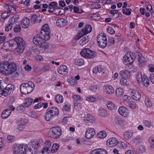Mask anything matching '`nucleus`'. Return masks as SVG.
Masks as SVG:
<instances>
[{
    "instance_id": "obj_58",
    "label": "nucleus",
    "mask_w": 154,
    "mask_h": 154,
    "mask_svg": "<svg viewBox=\"0 0 154 154\" xmlns=\"http://www.w3.org/2000/svg\"><path fill=\"white\" fill-rule=\"evenodd\" d=\"M28 121L27 119H21L20 120V122L19 123L21 124V125H24L28 123Z\"/></svg>"
},
{
    "instance_id": "obj_22",
    "label": "nucleus",
    "mask_w": 154,
    "mask_h": 154,
    "mask_svg": "<svg viewBox=\"0 0 154 154\" xmlns=\"http://www.w3.org/2000/svg\"><path fill=\"white\" fill-rule=\"evenodd\" d=\"M119 75L123 78L129 79L130 77V73L127 70H124L120 72Z\"/></svg>"
},
{
    "instance_id": "obj_6",
    "label": "nucleus",
    "mask_w": 154,
    "mask_h": 154,
    "mask_svg": "<svg viewBox=\"0 0 154 154\" xmlns=\"http://www.w3.org/2000/svg\"><path fill=\"white\" fill-rule=\"evenodd\" d=\"M135 58V54L131 52L128 53L123 57V63L125 65L131 64L134 62Z\"/></svg>"
},
{
    "instance_id": "obj_62",
    "label": "nucleus",
    "mask_w": 154,
    "mask_h": 154,
    "mask_svg": "<svg viewBox=\"0 0 154 154\" xmlns=\"http://www.w3.org/2000/svg\"><path fill=\"white\" fill-rule=\"evenodd\" d=\"M98 154H107L106 151L102 148L98 149Z\"/></svg>"
},
{
    "instance_id": "obj_30",
    "label": "nucleus",
    "mask_w": 154,
    "mask_h": 154,
    "mask_svg": "<svg viewBox=\"0 0 154 154\" xmlns=\"http://www.w3.org/2000/svg\"><path fill=\"white\" fill-rule=\"evenodd\" d=\"M142 82L143 84L146 87H148L149 85V81L146 74H143V79Z\"/></svg>"
},
{
    "instance_id": "obj_41",
    "label": "nucleus",
    "mask_w": 154,
    "mask_h": 154,
    "mask_svg": "<svg viewBox=\"0 0 154 154\" xmlns=\"http://www.w3.org/2000/svg\"><path fill=\"white\" fill-rule=\"evenodd\" d=\"M66 21V20L64 19L61 18L57 20L56 23L58 26H64L66 25V23H65Z\"/></svg>"
},
{
    "instance_id": "obj_47",
    "label": "nucleus",
    "mask_w": 154,
    "mask_h": 154,
    "mask_svg": "<svg viewBox=\"0 0 154 154\" xmlns=\"http://www.w3.org/2000/svg\"><path fill=\"white\" fill-rule=\"evenodd\" d=\"M90 89L93 92H96L99 91V88L97 85H94L90 86Z\"/></svg>"
},
{
    "instance_id": "obj_36",
    "label": "nucleus",
    "mask_w": 154,
    "mask_h": 154,
    "mask_svg": "<svg viewBox=\"0 0 154 154\" xmlns=\"http://www.w3.org/2000/svg\"><path fill=\"white\" fill-rule=\"evenodd\" d=\"M56 102L58 103H61L63 102V96L60 94L56 95L55 97Z\"/></svg>"
},
{
    "instance_id": "obj_3",
    "label": "nucleus",
    "mask_w": 154,
    "mask_h": 154,
    "mask_svg": "<svg viewBox=\"0 0 154 154\" xmlns=\"http://www.w3.org/2000/svg\"><path fill=\"white\" fill-rule=\"evenodd\" d=\"M59 110L55 106L48 108L45 112L44 116L45 119L47 121H50L59 114Z\"/></svg>"
},
{
    "instance_id": "obj_34",
    "label": "nucleus",
    "mask_w": 154,
    "mask_h": 154,
    "mask_svg": "<svg viewBox=\"0 0 154 154\" xmlns=\"http://www.w3.org/2000/svg\"><path fill=\"white\" fill-rule=\"evenodd\" d=\"M74 62L76 65L82 66L84 63V60L82 58H77L75 59Z\"/></svg>"
},
{
    "instance_id": "obj_14",
    "label": "nucleus",
    "mask_w": 154,
    "mask_h": 154,
    "mask_svg": "<svg viewBox=\"0 0 154 154\" xmlns=\"http://www.w3.org/2000/svg\"><path fill=\"white\" fill-rule=\"evenodd\" d=\"M92 29V27L91 25H86L83 29L81 30L80 34L81 36H83L90 32Z\"/></svg>"
},
{
    "instance_id": "obj_52",
    "label": "nucleus",
    "mask_w": 154,
    "mask_h": 154,
    "mask_svg": "<svg viewBox=\"0 0 154 154\" xmlns=\"http://www.w3.org/2000/svg\"><path fill=\"white\" fill-rule=\"evenodd\" d=\"M57 3L56 2H51L48 5V8L51 9L54 8V7L57 5Z\"/></svg>"
},
{
    "instance_id": "obj_38",
    "label": "nucleus",
    "mask_w": 154,
    "mask_h": 154,
    "mask_svg": "<svg viewBox=\"0 0 154 154\" xmlns=\"http://www.w3.org/2000/svg\"><path fill=\"white\" fill-rule=\"evenodd\" d=\"M98 114L100 116L104 117L107 115V112L104 109L100 108L98 110Z\"/></svg>"
},
{
    "instance_id": "obj_32",
    "label": "nucleus",
    "mask_w": 154,
    "mask_h": 154,
    "mask_svg": "<svg viewBox=\"0 0 154 154\" xmlns=\"http://www.w3.org/2000/svg\"><path fill=\"white\" fill-rule=\"evenodd\" d=\"M84 119L92 122L95 121L94 118L89 114H88L85 115L84 117Z\"/></svg>"
},
{
    "instance_id": "obj_20",
    "label": "nucleus",
    "mask_w": 154,
    "mask_h": 154,
    "mask_svg": "<svg viewBox=\"0 0 154 154\" xmlns=\"http://www.w3.org/2000/svg\"><path fill=\"white\" fill-rule=\"evenodd\" d=\"M132 98L135 100H139L141 97V94L137 91L133 90L131 93Z\"/></svg>"
},
{
    "instance_id": "obj_10",
    "label": "nucleus",
    "mask_w": 154,
    "mask_h": 154,
    "mask_svg": "<svg viewBox=\"0 0 154 154\" xmlns=\"http://www.w3.org/2000/svg\"><path fill=\"white\" fill-rule=\"evenodd\" d=\"M49 31L50 29L48 24H45L42 26L40 33L43 35L45 41L48 40L50 38Z\"/></svg>"
},
{
    "instance_id": "obj_49",
    "label": "nucleus",
    "mask_w": 154,
    "mask_h": 154,
    "mask_svg": "<svg viewBox=\"0 0 154 154\" xmlns=\"http://www.w3.org/2000/svg\"><path fill=\"white\" fill-rule=\"evenodd\" d=\"M60 10V11H59V12L58 13H55V14H56L57 15H61L63 14L64 13H65V11L63 9H62L60 8H59L57 9H54V11H55L56 10Z\"/></svg>"
},
{
    "instance_id": "obj_25",
    "label": "nucleus",
    "mask_w": 154,
    "mask_h": 154,
    "mask_svg": "<svg viewBox=\"0 0 154 154\" xmlns=\"http://www.w3.org/2000/svg\"><path fill=\"white\" fill-rule=\"evenodd\" d=\"M133 132L132 131H125L123 134L124 138L126 140H129L132 136L133 134Z\"/></svg>"
},
{
    "instance_id": "obj_51",
    "label": "nucleus",
    "mask_w": 154,
    "mask_h": 154,
    "mask_svg": "<svg viewBox=\"0 0 154 154\" xmlns=\"http://www.w3.org/2000/svg\"><path fill=\"white\" fill-rule=\"evenodd\" d=\"M115 41L114 38H109L108 39V44L109 46L114 45L115 43Z\"/></svg>"
},
{
    "instance_id": "obj_27",
    "label": "nucleus",
    "mask_w": 154,
    "mask_h": 154,
    "mask_svg": "<svg viewBox=\"0 0 154 154\" xmlns=\"http://www.w3.org/2000/svg\"><path fill=\"white\" fill-rule=\"evenodd\" d=\"M33 101V99L31 98H26L25 99V102L23 104L24 107H28L31 105Z\"/></svg>"
},
{
    "instance_id": "obj_4",
    "label": "nucleus",
    "mask_w": 154,
    "mask_h": 154,
    "mask_svg": "<svg viewBox=\"0 0 154 154\" xmlns=\"http://www.w3.org/2000/svg\"><path fill=\"white\" fill-rule=\"evenodd\" d=\"M35 87L34 84L31 82H28L26 83H23L20 86V90L23 94H27L31 92Z\"/></svg>"
},
{
    "instance_id": "obj_42",
    "label": "nucleus",
    "mask_w": 154,
    "mask_h": 154,
    "mask_svg": "<svg viewBox=\"0 0 154 154\" xmlns=\"http://www.w3.org/2000/svg\"><path fill=\"white\" fill-rule=\"evenodd\" d=\"M146 151L145 148L143 146L140 145L138 146L137 149V152L139 154H142Z\"/></svg>"
},
{
    "instance_id": "obj_1",
    "label": "nucleus",
    "mask_w": 154,
    "mask_h": 154,
    "mask_svg": "<svg viewBox=\"0 0 154 154\" xmlns=\"http://www.w3.org/2000/svg\"><path fill=\"white\" fill-rule=\"evenodd\" d=\"M8 42L12 48L17 45L14 50L16 54H20L23 53L26 47L25 41L20 37H16L14 39L10 40Z\"/></svg>"
},
{
    "instance_id": "obj_43",
    "label": "nucleus",
    "mask_w": 154,
    "mask_h": 154,
    "mask_svg": "<svg viewBox=\"0 0 154 154\" xmlns=\"http://www.w3.org/2000/svg\"><path fill=\"white\" fill-rule=\"evenodd\" d=\"M106 136V133L105 131H100L97 134V137L101 139L104 138Z\"/></svg>"
},
{
    "instance_id": "obj_13",
    "label": "nucleus",
    "mask_w": 154,
    "mask_h": 154,
    "mask_svg": "<svg viewBox=\"0 0 154 154\" xmlns=\"http://www.w3.org/2000/svg\"><path fill=\"white\" fill-rule=\"evenodd\" d=\"M44 147L42 150L40 154H48V152L50 150L51 146V143L49 140L45 142L44 144Z\"/></svg>"
},
{
    "instance_id": "obj_37",
    "label": "nucleus",
    "mask_w": 154,
    "mask_h": 154,
    "mask_svg": "<svg viewBox=\"0 0 154 154\" xmlns=\"http://www.w3.org/2000/svg\"><path fill=\"white\" fill-rule=\"evenodd\" d=\"M39 18V17H38L35 14H34L32 15L30 18L31 22L33 23H35L39 22L38 18Z\"/></svg>"
},
{
    "instance_id": "obj_21",
    "label": "nucleus",
    "mask_w": 154,
    "mask_h": 154,
    "mask_svg": "<svg viewBox=\"0 0 154 154\" xmlns=\"http://www.w3.org/2000/svg\"><path fill=\"white\" fill-rule=\"evenodd\" d=\"M41 145H42V144L41 143H40L39 142L36 141L35 143L32 144H31L29 146V151H34V152H35L36 150H37V149Z\"/></svg>"
},
{
    "instance_id": "obj_33",
    "label": "nucleus",
    "mask_w": 154,
    "mask_h": 154,
    "mask_svg": "<svg viewBox=\"0 0 154 154\" xmlns=\"http://www.w3.org/2000/svg\"><path fill=\"white\" fill-rule=\"evenodd\" d=\"M127 78H122L120 79V84L123 86H127L129 84V81Z\"/></svg>"
},
{
    "instance_id": "obj_5",
    "label": "nucleus",
    "mask_w": 154,
    "mask_h": 154,
    "mask_svg": "<svg viewBox=\"0 0 154 154\" xmlns=\"http://www.w3.org/2000/svg\"><path fill=\"white\" fill-rule=\"evenodd\" d=\"M97 41L98 45L102 48H105L107 45L106 37L102 33L98 35Z\"/></svg>"
},
{
    "instance_id": "obj_44",
    "label": "nucleus",
    "mask_w": 154,
    "mask_h": 154,
    "mask_svg": "<svg viewBox=\"0 0 154 154\" xmlns=\"http://www.w3.org/2000/svg\"><path fill=\"white\" fill-rule=\"evenodd\" d=\"M131 9L130 8H125L122 10V13L124 15H129L131 14Z\"/></svg>"
},
{
    "instance_id": "obj_64",
    "label": "nucleus",
    "mask_w": 154,
    "mask_h": 154,
    "mask_svg": "<svg viewBox=\"0 0 154 154\" xmlns=\"http://www.w3.org/2000/svg\"><path fill=\"white\" fill-rule=\"evenodd\" d=\"M7 139L10 142L14 141L15 140L14 137L13 136L9 135L7 136Z\"/></svg>"
},
{
    "instance_id": "obj_26",
    "label": "nucleus",
    "mask_w": 154,
    "mask_h": 154,
    "mask_svg": "<svg viewBox=\"0 0 154 154\" xmlns=\"http://www.w3.org/2000/svg\"><path fill=\"white\" fill-rule=\"evenodd\" d=\"M103 68L102 66H99L97 67H95L93 69V72L95 74H97L98 73H104Z\"/></svg>"
},
{
    "instance_id": "obj_46",
    "label": "nucleus",
    "mask_w": 154,
    "mask_h": 154,
    "mask_svg": "<svg viewBox=\"0 0 154 154\" xmlns=\"http://www.w3.org/2000/svg\"><path fill=\"white\" fill-rule=\"evenodd\" d=\"M11 114L10 112H7L4 110L2 113V118L5 119L8 117Z\"/></svg>"
},
{
    "instance_id": "obj_59",
    "label": "nucleus",
    "mask_w": 154,
    "mask_h": 154,
    "mask_svg": "<svg viewBox=\"0 0 154 154\" xmlns=\"http://www.w3.org/2000/svg\"><path fill=\"white\" fill-rule=\"evenodd\" d=\"M70 107V105L68 104L64 105L63 106V110L65 111H69Z\"/></svg>"
},
{
    "instance_id": "obj_2",
    "label": "nucleus",
    "mask_w": 154,
    "mask_h": 154,
    "mask_svg": "<svg viewBox=\"0 0 154 154\" xmlns=\"http://www.w3.org/2000/svg\"><path fill=\"white\" fill-rule=\"evenodd\" d=\"M17 66L13 63L8 61L0 63V72L6 75H9L14 73L16 71Z\"/></svg>"
},
{
    "instance_id": "obj_55",
    "label": "nucleus",
    "mask_w": 154,
    "mask_h": 154,
    "mask_svg": "<svg viewBox=\"0 0 154 154\" xmlns=\"http://www.w3.org/2000/svg\"><path fill=\"white\" fill-rule=\"evenodd\" d=\"M74 108L78 110H79L81 109L82 107L80 103L76 102L74 104Z\"/></svg>"
},
{
    "instance_id": "obj_31",
    "label": "nucleus",
    "mask_w": 154,
    "mask_h": 154,
    "mask_svg": "<svg viewBox=\"0 0 154 154\" xmlns=\"http://www.w3.org/2000/svg\"><path fill=\"white\" fill-rule=\"evenodd\" d=\"M19 19V17L18 15H14L11 17L8 21V23H10L12 25L17 22Z\"/></svg>"
},
{
    "instance_id": "obj_39",
    "label": "nucleus",
    "mask_w": 154,
    "mask_h": 154,
    "mask_svg": "<svg viewBox=\"0 0 154 154\" xmlns=\"http://www.w3.org/2000/svg\"><path fill=\"white\" fill-rule=\"evenodd\" d=\"M59 148V144L57 143H54L52 146L51 152L52 153H54L56 152L58 149Z\"/></svg>"
},
{
    "instance_id": "obj_54",
    "label": "nucleus",
    "mask_w": 154,
    "mask_h": 154,
    "mask_svg": "<svg viewBox=\"0 0 154 154\" xmlns=\"http://www.w3.org/2000/svg\"><path fill=\"white\" fill-rule=\"evenodd\" d=\"M149 147L151 149H154V139H150L149 140Z\"/></svg>"
},
{
    "instance_id": "obj_18",
    "label": "nucleus",
    "mask_w": 154,
    "mask_h": 154,
    "mask_svg": "<svg viewBox=\"0 0 154 154\" xmlns=\"http://www.w3.org/2000/svg\"><path fill=\"white\" fill-rule=\"evenodd\" d=\"M103 91L108 94H112L114 92L113 87L111 85H105L103 87Z\"/></svg>"
},
{
    "instance_id": "obj_40",
    "label": "nucleus",
    "mask_w": 154,
    "mask_h": 154,
    "mask_svg": "<svg viewBox=\"0 0 154 154\" xmlns=\"http://www.w3.org/2000/svg\"><path fill=\"white\" fill-rule=\"evenodd\" d=\"M136 79L138 83L141 82L143 79V75H142L140 72H137L136 75Z\"/></svg>"
},
{
    "instance_id": "obj_35",
    "label": "nucleus",
    "mask_w": 154,
    "mask_h": 154,
    "mask_svg": "<svg viewBox=\"0 0 154 154\" xmlns=\"http://www.w3.org/2000/svg\"><path fill=\"white\" fill-rule=\"evenodd\" d=\"M107 107L110 110H113L116 108L115 104L112 101H108L107 102Z\"/></svg>"
},
{
    "instance_id": "obj_63",
    "label": "nucleus",
    "mask_w": 154,
    "mask_h": 154,
    "mask_svg": "<svg viewBox=\"0 0 154 154\" xmlns=\"http://www.w3.org/2000/svg\"><path fill=\"white\" fill-rule=\"evenodd\" d=\"M13 25L10 23H8L7 26H6L5 28V30L8 31L11 29Z\"/></svg>"
},
{
    "instance_id": "obj_16",
    "label": "nucleus",
    "mask_w": 154,
    "mask_h": 154,
    "mask_svg": "<svg viewBox=\"0 0 154 154\" xmlns=\"http://www.w3.org/2000/svg\"><path fill=\"white\" fill-rule=\"evenodd\" d=\"M57 71L60 74L66 75L68 73V68L65 65H61L58 67Z\"/></svg>"
},
{
    "instance_id": "obj_17",
    "label": "nucleus",
    "mask_w": 154,
    "mask_h": 154,
    "mask_svg": "<svg viewBox=\"0 0 154 154\" xmlns=\"http://www.w3.org/2000/svg\"><path fill=\"white\" fill-rule=\"evenodd\" d=\"M95 133L94 129L93 128H88L86 131L85 137L87 139H91L94 136Z\"/></svg>"
},
{
    "instance_id": "obj_60",
    "label": "nucleus",
    "mask_w": 154,
    "mask_h": 154,
    "mask_svg": "<svg viewBox=\"0 0 154 154\" xmlns=\"http://www.w3.org/2000/svg\"><path fill=\"white\" fill-rule=\"evenodd\" d=\"M145 102L146 106L148 107H149L152 106V103L148 98H146Z\"/></svg>"
},
{
    "instance_id": "obj_19",
    "label": "nucleus",
    "mask_w": 154,
    "mask_h": 154,
    "mask_svg": "<svg viewBox=\"0 0 154 154\" xmlns=\"http://www.w3.org/2000/svg\"><path fill=\"white\" fill-rule=\"evenodd\" d=\"M118 112L120 115L125 117L127 116L128 115V109L124 106L119 107V108Z\"/></svg>"
},
{
    "instance_id": "obj_48",
    "label": "nucleus",
    "mask_w": 154,
    "mask_h": 154,
    "mask_svg": "<svg viewBox=\"0 0 154 154\" xmlns=\"http://www.w3.org/2000/svg\"><path fill=\"white\" fill-rule=\"evenodd\" d=\"M10 14L11 13L10 12L5 11L4 12L2 15L1 17L3 19H5L8 17Z\"/></svg>"
},
{
    "instance_id": "obj_9",
    "label": "nucleus",
    "mask_w": 154,
    "mask_h": 154,
    "mask_svg": "<svg viewBox=\"0 0 154 154\" xmlns=\"http://www.w3.org/2000/svg\"><path fill=\"white\" fill-rule=\"evenodd\" d=\"M0 96H7L12 92L14 89V86L11 84H8L5 88L3 87L2 89Z\"/></svg>"
},
{
    "instance_id": "obj_8",
    "label": "nucleus",
    "mask_w": 154,
    "mask_h": 154,
    "mask_svg": "<svg viewBox=\"0 0 154 154\" xmlns=\"http://www.w3.org/2000/svg\"><path fill=\"white\" fill-rule=\"evenodd\" d=\"M62 131L59 127H55L51 128L50 130V136L54 138H59L61 135Z\"/></svg>"
},
{
    "instance_id": "obj_50",
    "label": "nucleus",
    "mask_w": 154,
    "mask_h": 154,
    "mask_svg": "<svg viewBox=\"0 0 154 154\" xmlns=\"http://www.w3.org/2000/svg\"><path fill=\"white\" fill-rule=\"evenodd\" d=\"M21 29L20 25H17L14 27V31L15 32H19L20 31Z\"/></svg>"
},
{
    "instance_id": "obj_61",
    "label": "nucleus",
    "mask_w": 154,
    "mask_h": 154,
    "mask_svg": "<svg viewBox=\"0 0 154 154\" xmlns=\"http://www.w3.org/2000/svg\"><path fill=\"white\" fill-rule=\"evenodd\" d=\"M107 30L109 34L112 35L115 33V31L111 27H109L107 29Z\"/></svg>"
},
{
    "instance_id": "obj_11",
    "label": "nucleus",
    "mask_w": 154,
    "mask_h": 154,
    "mask_svg": "<svg viewBox=\"0 0 154 154\" xmlns=\"http://www.w3.org/2000/svg\"><path fill=\"white\" fill-rule=\"evenodd\" d=\"M26 146L23 144L14 145L13 147V150L15 153H22L23 151H26Z\"/></svg>"
},
{
    "instance_id": "obj_28",
    "label": "nucleus",
    "mask_w": 154,
    "mask_h": 154,
    "mask_svg": "<svg viewBox=\"0 0 154 154\" xmlns=\"http://www.w3.org/2000/svg\"><path fill=\"white\" fill-rule=\"evenodd\" d=\"M89 40L90 38L89 37L87 36H85L83 37L79 41V44L81 46H83L88 43Z\"/></svg>"
},
{
    "instance_id": "obj_57",
    "label": "nucleus",
    "mask_w": 154,
    "mask_h": 154,
    "mask_svg": "<svg viewBox=\"0 0 154 154\" xmlns=\"http://www.w3.org/2000/svg\"><path fill=\"white\" fill-rule=\"evenodd\" d=\"M128 104L131 108L133 109H135L136 107V104L134 101L131 102L130 103H129Z\"/></svg>"
},
{
    "instance_id": "obj_29",
    "label": "nucleus",
    "mask_w": 154,
    "mask_h": 154,
    "mask_svg": "<svg viewBox=\"0 0 154 154\" xmlns=\"http://www.w3.org/2000/svg\"><path fill=\"white\" fill-rule=\"evenodd\" d=\"M5 8L9 11L10 12H12V13L16 12V6L15 5H10L9 4H6L5 5Z\"/></svg>"
},
{
    "instance_id": "obj_53",
    "label": "nucleus",
    "mask_w": 154,
    "mask_h": 154,
    "mask_svg": "<svg viewBox=\"0 0 154 154\" xmlns=\"http://www.w3.org/2000/svg\"><path fill=\"white\" fill-rule=\"evenodd\" d=\"M73 8V11L74 13L81 14L84 12L82 9L79 10V8L77 7L74 6Z\"/></svg>"
},
{
    "instance_id": "obj_45",
    "label": "nucleus",
    "mask_w": 154,
    "mask_h": 154,
    "mask_svg": "<svg viewBox=\"0 0 154 154\" xmlns=\"http://www.w3.org/2000/svg\"><path fill=\"white\" fill-rule=\"evenodd\" d=\"M116 93L117 96H121L123 95V91L122 89L121 88H117L116 90Z\"/></svg>"
},
{
    "instance_id": "obj_7",
    "label": "nucleus",
    "mask_w": 154,
    "mask_h": 154,
    "mask_svg": "<svg viewBox=\"0 0 154 154\" xmlns=\"http://www.w3.org/2000/svg\"><path fill=\"white\" fill-rule=\"evenodd\" d=\"M80 55L84 57L91 58L96 56L95 52L89 48H85L80 52Z\"/></svg>"
},
{
    "instance_id": "obj_56",
    "label": "nucleus",
    "mask_w": 154,
    "mask_h": 154,
    "mask_svg": "<svg viewBox=\"0 0 154 154\" xmlns=\"http://www.w3.org/2000/svg\"><path fill=\"white\" fill-rule=\"evenodd\" d=\"M143 123L144 125L149 128L151 126V122L149 121L145 120L144 121Z\"/></svg>"
},
{
    "instance_id": "obj_12",
    "label": "nucleus",
    "mask_w": 154,
    "mask_h": 154,
    "mask_svg": "<svg viewBox=\"0 0 154 154\" xmlns=\"http://www.w3.org/2000/svg\"><path fill=\"white\" fill-rule=\"evenodd\" d=\"M45 40L44 38L40 33L37 34L33 38V42L34 44L38 45H40L43 42V41Z\"/></svg>"
},
{
    "instance_id": "obj_15",
    "label": "nucleus",
    "mask_w": 154,
    "mask_h": 154,
    "mask_svg": "<svg viewBox=\"0 0 154 154\" xmlns=\"http://www.w3.org/2000/svg\"><path fill=\"white\" fill-rule=\"evenodd\" d=\"M119 142L116 138L112 137L107 140L106 141V144L110 147H112L117 145Z\"/></svg>"
},
{
    "instance_id": "obj_24",
    "label": "nucleus",
    "mask_w": 154,
    "mask_h": 154,
    "mask_svg": "<svg viewBox=\"0 0 154 154\" xmlns=\"http://www.w3.org/2000/svg\"><path fill=\"white\" fill-rule=\"evenodd\" d=\"M30 20L27 18H25L23 19L21 23L22 27L23 28H27L29 26Z\"/></svg>"
},
{
    "instance_id": "obj_23",
    "label": "nucleus",
    "mask_w": 154,
    "mask_h": 154,
    "mask_svg": "<svg viewBox=\"0 0 154 154\" xmlns=\"http://www.w3.org/2000/svg\"><path fill=\"white\" fill-rule=\"evenodd\" d=\"M135 55L136 58H137L138 63L139 64L143 63L144 62V57H143L141 54L137 52L135 54Z\"/></svg>"
}]
</instances>
